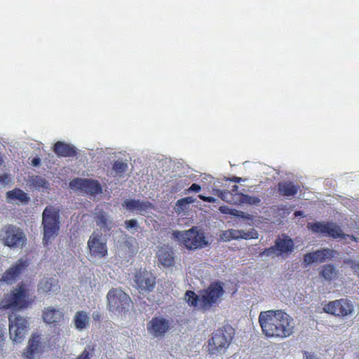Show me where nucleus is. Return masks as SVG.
<instances>
[{
  "label": "nucleus",
  "instance_id": "f257e3e1",
  "mask_svg": "<svg viewBox=\"0 0 359 359\" xmlns=\"http://www.w3.org/2000/svg\"><path fill=\"white\" fill-rule=\"evenodd\" d=\"M259 322L266 336L285 338L293 333V319L281 310L261 312Z\"/></svg>",
  "mask_w": 359,
  "mask_h": 359
},
{
  "label": "nucleus",
  "instance_id": "f03ea898",
  "mask_svg": "<svg viewBox=\"0 0 359 359\" xmlns=\"http://www.w3.org/2000/svg\"><path fill=\"white\" fill-rule=\"evenodd\" d=\"M32 302V298L29 290L22 285L6 294L0 306L5 309L18 311L27 308Z\"/></svg>",
  "mask_w": 359,
  "mask_h": 359
},
{
  "label": "nucleus",
  "instance_id": "7ed1b4c3",
  "mask_svg": "<svg viewBox=\"0 0 359 359\" xmlns=\"http://www.w3.org/2000/svg\"><path fill=\"white\" fill-rule=\"evenodd\" d=\"M172 236L189 250L203 248L209 244L203 231L197 226H194L187 231H175L172 233Z\"/></svg>",
  "mask_w": 359,
  "mask_h": 359
},
{
  "label": "nucleus",
  "instance_id": "20e7f679",
  "mask_svg": "<svg viewBox=\"0 0 359 359\" xmlns=\"http://www.w3.org/2000/svg\"><path fill=\"white\" fill-rule=\"evenodd\" d=\"M59 210L53 206H47L42 213V227L43 231V242L48 243L58 233L60 229Z\"/></svg>",
  "mask_w": 359,
  "mask_h": 359
},
{
  "label": "nucleus",
  "instance_id": "39448f33",
  "mask_svg": "<svg viewBox=\"0 0 359 359\" xmlns=\"http://www.w3.org/2000/svg\"><path fill=\"white\" fill-rule=\"evenodd\" d=\"M107 306L116 315H122L132 305L130 297L120 288L111 289L107 295Z\"/></svg>",
  "mask_w": 359,
  "mask_h": 359
},
{
  "label": "nucleus",
  "instance_id": "423d86ee",
  "mask_svg": "<svg viewBox=\"0 0 359 359\" xmlns=\"http://www.w3.org/2000/svg\"><path fill=\"white\" fill-rule=\"evenodd\" d=\"M307 228L313 233H320L324 236H329L334 239H346L347 238H350L352 241H357L356 238L353 236L344 233L341 227L333 222H309L307 224Z\"/></svg>",
  "mask_w": 359,
  "mask_h": 359
},
{
  "label": "nucleus",
  "instance_id": "0eeeda50",
  "mask_svg": "<svg viewBox=\"0 0 359 359\" xmlns=\"http://www.w3.org/2000/svg\"><path fill=\"white\" fill-rule=\"evenodd\" d=\"M233 329L224 327L213 333L209 340L208 349L211 354L224 353L232 340Z\"/></svg>",
  "mask_w": 359,
  "mask_h": 359
},
{
  "label": "nucleus",
  "instance_id": "6e6552de",
  "mask_svg": "<svg viewBox=\"0 0 359 359\" xmlns=\"http://www.w3.org/2000/svg\"><path fill=\"white\" fill-rule=\"evenodd\" d=\"M0 240L2 243L11 248H22L26 241L22 231L13 224L2 227L0 231Z\"/></svg>",
  "mask_w": 359,
  "mask_h": 359
},
{
  "label": "nucleus",
  "instance_id": "1a4fd4ad",
  "mask_svg": "<svg viewBox=\"0 0 359 359\" xmlns=\"http://www.w3.org/2000/svg\"><path fill=\"white\" fill-rule=\"evenodd\" d=\"M8 320L11 339L16 343L22 342L27 334L28 321L24 317L15 313L11 314Z\"/></svg>",
  "mask_w": 359,
  "mask_h": 359
},
{
  "label": "nucleus",
  "instance_id": "9d476101",
  "mask_svg": "<svg viewBox=\"0 0 359 359\" xmlns=\"http://www.w3.org/2000/svg\"><path fill=\"white\" fill-rule=\"evenodd\" d=\"M88 248L92 257L101 259L107 255L106 239L104 238L102 233L97 231H94L90 236Z\"/></svg>",
  "mask_w": 359,
  "mask_h": 359
},
{
  "label": "nucleus",
  "instance_id": "9b49d317",
  "mask_svg": "<svg viewBox=\"0 0 359 359\" xmlns=\"http://www.w3.org/2000/svg\"><path fill=\"white\" fill-rule=\"evenodd\" d=\"M323 311L335 316L345 317L351 315L354 311L352 302L346 299L330 302L323 307Z\"/></svg>",
  "mask_w": 359,
  "mask_h": 359
},
{
  "label": "nucleus",
  "instance_id": "f8f14e48",
  "mask_svg": "<svg viewBox=\"0 0 359 359\" xmlns=\"http://www.w3.org/2000/svg\"><path fill=\"white\" fill-rule=\"evenodd\" d=\"M121 205L126 210L147 217H150L154 210V206L152 203L148 201L140 199H126Z\"/></svg>",
  "mask_w": 359,
  "mask_h": 359
},
{
  "label": "nucleus",
  "instance_id": "ddd939ff",
  "mask_svg": "<svg viewBox=\"0 0 359 359\" xmlns=\"http://www.w3.org/2000/svg\"><path fill=\"white\" fill-rule=\"evenodd\" d=\"M201 302L203 309H210L214 304H216L219 299L224 294L222 286L218 283H213L203 291H201Z\"/></svg>",
  "mask_w": 359,
  "mask_h": 359
},
{
  "label": "nucleus",
  "instance_id": "4468645a",
  "mask_svg": "<svg viewBox=\"0 0 359 359\" xmlns=\"http://www.w3.org/2000/svg\"><path fill=\"white\" fill-rule=\"evenodd\" d=\"M136 287L142 292L153 291L156 285V278L146 269H140L133 278Z\"/></svg>",
  "mask_w": 359,
  "mask_h": 359
},
{
  "label": "nucleus",
  "instance_id": "2eb2a0df",
  "mask_svg": "<svg viewBox=\"0 0 359 359\" xmlns=\"http://www.w3.org/2000/svg\"><path fill=\"white\" fill-rule=\"evenodd\" d=\"M29 266L27 260L20 259L13 266L6 271L2 278L1 282H5L6 284H13L15 283L20 276L25 271Z\"/></svg>",
  "mask_w": 359,
  "mask_h": 359
},
{
  "label": "nucleus",
  "instance_id": "dca6fc26",
  "mask_svg": "<svg viewBox=\"0 0 359 359\" xmlns=\"http://www.w3.org/2000/svg\"><path fill=\"white\" fill-rule=\"evenodd\" d=\"M170 327V321L163 317H154L147 325L148 332L154 337L163 336Z\"/></svg>",
  "mask_w": 359,
  "mask_h": 359
},
{
  "label": "nucleus",
  "instance_id": "f3484780",
  "mask_svg": "<svg viewBox=\"0 0 359 359\" xmlns=\"http://www.w3.org/2000/svg\"><path fill=\"white\" fill-rule=\"evenodd\" d=\"M93 218L96 225L104 233L111 231L115 225V222L111 216L98 207L94 210Z\"/></svg>",
  "mask_w": 359,
  "mask_h": 359
},
{
  "label": "nucleus",
  "instance_id": "a211bd4d",
  "mask_svg": "<svg viewBox=\"0 0 359 359\" xmlns=\"http://www.w3.org/2000/svg\"><path fill=\"white\" fill-rule=\"evenodd\" d=\"M335 252L329 248L318 250L313 252L306 253L304 257V263L310 265L314 262H324L326 260L331 259L334 257Z\"/></svg>",
  "mask_w": 359,
  "mask_h": 359
},
{
  "label": "nucleus",
  "instance_id": "6ab92c4d",
  "mask_svg": "<svg viewBox=\"0 0 359 359\" xmlns=\"http://www.w3.org/2000/svg\"><path fill=\"white\" fill-rule=\"evenodd\" d=\"M6 198L8 203L17 205H27L30 201L28 194L19 188L7 191Z\"/></svg>",
  "mask_w": 359,
  "mask_h": 359
},
{
  "label": "nucleus",
  "instance_id": "aec40b11",
  "mask_svg": "<svg viewBox=\"0 0 359 359\" xmlns=\"http://www.w3.org/2000/svg\"><path fill=\"white\" fill-rule=\"evenodd\" d=\"M27 185L30 189L48 192L50 189V184L49 182L41 175H30L27 180Z\"/></svg>",
  "mask_w": 359,
  "mask_h": 359
},
{
  "label": "nucleus",
  "instance_id": "412c9836",
  "mask_svg": "<svg viewBox=\"0 0 359 359\" xmlns=\"http://www.w3.org/2000/svg\"><path fill=\"white\" fill-rule=\"evenodd\" d=\"M44 345L42 339L39 334H34L29 340L27 356L29 358H34L42 352Z\"/></svg>",
  "mask_w": 359,
  "mask_h": 359
},
{
  "label": "nucleus",
  "instance_id": "4be33fe9",
  "mask_svg": "<svg viewBox=\"0 0 359 359\" xmlns=\"http://www.w3.org/2000/svg\"><path fill=\"white\" fill-rule=\"evenodd\" d=\"M158 262L164 266H171L174 264V252L168 247L160 248L157 252Z\"/></svg>",
  "mask_w": 359,
  "mask_h": 359
},
{
  "label": "nucleus",
  "instance_id": "5701e85b",
  "mask_svg": "<svg viewBox=\"0 0 359 359\" xmlns=\"http://www.w3.org/2000/svg\"><path fill=\"white\" fill-rule=\"evenodd\" d=\"M60 288L58 280L52 277L43 278L39 285V290L43 293L56 292Z\"/></svg>",
  "mask_w": 359,
  "mask_h": 359
},
{
  "label": "nucleus",
  "instance_id": "b1692460",
  "mask_svg": "<svg viewBox=\"0 0 359 359\" xmlns=\"http://www.w3.org/2000/svg\"><path fill=\"white\" fill-rule=\"evenodd\" d=\"M90 318L86 311H77L74 317V323L76 329L79 331L86 330L90 326Z\"/></svg>",
  "mask_w": 359,
  "mask_h": 359
},
{
  "label": "nucleus",
  "instance_id": "393cba45",
  "mask_svg": "<svg viewBox=\"0 0 359 359\" xmlns=\"http://www.w3.org/2000/svg\"><path fill=\"white\" fill-rule=\"evenodd\" d=\"M63 315L61 311L52 307L44 310L43 318L46 323H59L62 320Z\"/></svg>",
  "mask_w": 359,
  "mask_h": 359
},
{
  "label": "nucleus",
  "instance_id": "a878e982",
  "mask_svg": "<svg viewBox=\"0 0 359 359\" xmlns=\"http://www.w3.org/2000/svg\"><path fill=\"white\" fill-rule=\"evenodd\" d=\"M275 246L279 255L291 252L294 249L293 241L288 238L277 239Z\"/></svg>",
  "mask_w": 359,
  "mask_h": 359
},
{
  "label": "nucleus",
  "instance_id": "bb28decb",
  "mask_svg": "<svg viewBox=\"0 0 359 359\" xmlns=\"http://www.w3.org/2000/svg\"><path fill=\"white\" fill-rule=\"evenodd\" d=\"M298 187L290 182H282L278 183L280 193L285 196H293L297 192Z\"/></svg>",
  "mask_w": 359,
  "mask_h": 359
},
{
  "label": "nucleus",
  "instance_id": "cd10ccee",
  "mask_svg": "<svg viewBox=\"0 0 359 359\" xmlns=\"http://www.w3.org/2000/svg\"><path fill=\"white\" fill-rule=\"evenodd\" d=\"M100 191L101 187L97 181L85 178V183L83 184L82 194L93 195L98 194Z\"/></svg>",
  "mask_w": 359,
  "mask_h": 359
},
{
  "label": "nucleus",
  "instance_id": "c85d7f7f",
  "mask_svg": "<svg viewBox=\"0 0 359 359\" xmlns=\"http://www.w3.org/2000/svg\"><path fill=\"white\" fill-rule=\"evenodd\" d=\"M54 151L58 156H70L75 153L73 147L62 142H57L54 147Z\"/></svg>",
  "mask_w": 359,
  "mask_h": 359
},
{
  "label": "nucleus",
  "instance_id": "c756f323",
  "mask_svg": "<svg viewBox=\"0 0 359 359\" xmlns=\"http://www.w3.org/2000/svg\"><path fill=\"white\" fill-rule=\"evenodd\" d=\"M184 300L190 305L198 309H203L202 305L199 303L201 302V293L197 295L192 291H187L184 294Z\"/></svg>",
  "mask_w": 359,
  "mask_h": 359
},
{
  "label": "nucleus",
  "instance_id": "7c9ffc66",
  "mask_svg": "<svg viewBox=\"0 0 359 359\" xmlns=\"http://www.w3.org/2000/svg\"><path fill=\"white\" fill-rule=\"evenodd\" d=\"M320 275L327 280H331L337 277V270L332 264H326L323 267Z\"/></svg>",
  "mask_w": 359,
  "mask_h": 359
},
{
  "label": "nucleus",
  "instance_id": "2f4dec72",
  "mask_svg": "<svg viewBox=\"0 0 359 359\" xmlns=\"http://www.w3.org/2000/svg\"><path fill=\"white\" fill-rule=\"evenodd\" d=\"M128 169L127 163L118 160L114 162L112 170L111 171V174L112 176L116 177L117 175L121 176V175L126 171Z\"/></svg>",
  "mask_w": 359,
  "mask_h": 359
},
{
  "label": "nucleus",
  "instance_id": "473e14b6",
  "mask_svg": "<svg viewBox=\"0 0 359 359\" xmlns=\"http://www.w3.org/2000/svg\"><path fill=\"white\" fill-rule=\"evenodd\" d=\"M237 194L239 196L240 203H246L252 205H259L260 204L261 200L259 197L251 196L243 193H239Z\"/></svg>",
  "mask_w": 359,
  "mask_h": 359
},
{
  "label": "nucleus",
  "instance_id": "72a5a7b5",
  "mask_svg": "<svg viewBox=\"0 0 359 359\" xmlns=\"http://www.w3.org/2000/svg\"><path fill=\"white\" fill-rule=\"evenodd\" d=\"M196 201V198L192 196L181 198L176 203L177 211H185L189 209V205Z\"/></svg>",
  "mask_w": 359,
  "mask_h": 359
},
{
  "label": "nucleus",
  "instance_id": "f704fd0d",
  "mask_svg": "<svg viewBox=\"0 0 359 359\" xmlns=\"http://www.w3.org/2000/svg\"><path fill=\"white\" fill-rule=\"evenodd\" d=\"M84 183L85 178H75L70 181L69 187L73 191L82 194Z\"/></svg>",
  "mask_w": 359,
  "mask_h": 359
},
{
  "label": "nucleus",
  "instance_id": "c9c22d12",
  "mask_svg": "<svg viewBox=\"0 0 359 359\" xmlns=\"http://www.w3.org/2000/svg\"><path fill=\"white\" fill-rule=\"evenodd\" d=\"M13 184V178L10 174H0V189L6 187Z\"/></svg>",
  "mask_w": 359,
  "mask_h": 359
},
{
  "label": "nucleus",
  "instance_id": "e433bc0d",
  "mask_svg": "<svg viewBox=\"0 0 359 359\" xmlns=\"http://www.w3.org/2000/svg\"><path fill=\"white\" fill-rule=\"evenodd\" d=\"M217 194L219 197H220L223 201H226L229 203H235L233 201L232 194L226 191H217Z\"/></svg>",
  "mask_w": 359,
  "mask_h": 359
},
{
  "label": "nucleus",
  "instance_id": "4c0bfd02",
  "mask_svg": "<svg viewBox=\"0 0 359 359\" xmlns=\"http://www.w3.org/2000/svg\"><path fill=\"white\" fill-rule=\"evenodd\" d=\"M94 348L87 346L81 355L76 359H90L93 355Z\"/></svg>",
  "mask_w": 359,
  "mask_h": 359
},
{
  "label": "nucleus",
  "instance_id": "58836bf2",
  "mask_svg": "<svg viewBox=\"0 0 359 359\" xmlns=\"http://www.w3.org/2000/svg\"><path fill=\"white\" fill-rule=\"evenodd\" d=\"M257 238V233L254 230L244 231L241 230V238L250 239Z\"/></svg>",
  "mask_w": 359,
  "mask_h": 359
},
{
  "label": "nucleus",
  "instance_id": "ea45409f",
  "mask_svg": "<svg viewBox=\"0 0 359 359\" xmlns=\"http://www.w3.org/2000/svg\"><path fill=\"white\" fill-rule=\"evenodd\" d=\"M124 224H125V227L127 229H137L139 227L138 222H137V219H135L126 220Z\"/></svg>",
  "mask_w": 359,
  "mask_h": 359
},
{
  "label": "nucleus",
  "instance_id": "a19ab883",
  "mask_svg": "<svg viewBox=\"0 0 359 359\" xmlns=\"http://www.w3.org/2000/svg\"><path fill=\"white\" fill-rule=\"evenodd\" d=\"M345 262L359 276V262L348 259Z\"/></svg>",
  "mask_w": 359,
  "mask_h": 359
},
{
  "label": "nucleus",
  "instance_id": "79ce46f5",
  "mask_svg": "<svg viewBox=\"0 0 359 359\" xmlns=\"http://www.w3.org/2000/svg\"><path fill=\"white\" fill-rule=\"evenodd\" d=\"M262 255L264 256H273V255H279L278 252L276 249V246H272L262 252Z\"/></svg>",
  "mask_w": 359,
  "mask_h": 359
},
{
  "label": "nucleus",
  "instance_id": "37998d69",
  "mask_svg": "<svg viewBox=\"0 0 359 359\" xmlns=\"http://www.w3.org/2000/svg\"><path fill=\"white\" fill-rule=\"evenodd\" d=\"M5 327L4 325H0V351L2 350L3 346L4 344V333H5Z\"/></svg>",
  "mask_w": 359,
  "mask_h": 359
},
{
  "label": "nucleus",
  "instance_id": "c03bdc74",
  "mask_svg": "<svg viewBox=\"0 0 359 359\" xmlns=\"http://www.w3.org/2000/svg\"><path fill=\"white\" fill-rule=\"evenodd\" d=\"M237 217L242 218L245 220H251L252 219V216L248 213H246L243 211H240L239 214L237 215Z\"/></svg>",
  "mask_w": 359,
  "mask_h": 359
},
{
  "label": "nucleus",
  "instance_id": "a18cd8bd",
  "mask_svg": "<svg viewBox=\"0 0 359 359\" xmlns=\"http://www.w3.org/2000/svg\"><path fill=\"white\" fill-rule=\"evenodd\" d=\"M220 236H221V239L224 241H229L231 240V233H230L229 230L223 231Z\"/></svg>",
  "mask_w": 359,
  "mask_h": 359
},
{
  "label": "nucleus",
  "instance_id": "49530a36",
  "mask_svg": "<svg viewBox=\"0 0 359 359\" xmlns=\"http://www.w3.org/2000/svg\"><path fill=\"white\" fill-rule=\"evenodd\" d=\"M231 239L241 238V230L229 229Z\"/></svg>",
  "mask_w": 359,
  "mask_h": 359
},
{
  "label": "nucleus",
  "instance_id": "de8ad7c7",
  "mask_svg": "<svg viewBox=\"0 0 359 359\" xmlns=\"http://www.w3.org/2000/svg\"><path fill=\"white\" fill-rule=\"evenodd\" d=\"M201 190V187L197 184H193L188 189H186V192H198Z\"/></svg>",
  "mask_w": 359,
  "mask_h": 359
},
{
  "label": "nucleus",
  "instance_id": "09e8293b",
  "mask_svg": "<svg viewBox=\"0 0 359 359\" xmlns=\"http://www.w3.org/2000/svg\"><path fill=\"white\" fill-rule=\"evenodd\" d=\"M303 359H320L316 355L310 352H304Z\"/></svg>",
  "mask_w": 359,
  "mask_h": 359
},
{
  "label": "nucleus",
  "instance_id": "8fccbe9b",
  "mask_svg": "<svg viewBox=\"0 0 359 359\" xmlns=\"http://www.w3.org/2000/svg\"><path fill=\"white\" fill-rule=\"evenodd\" d=\"M198 197L202 199L204 201L209 202V203H215L217 201V198H215L213 197L210 196H204L203 195H198Z\"/></svg>",
  "mask_w": 359,
  "mask_h": 359
},
{
  "label": "nucleus",
  "instance_id": "3c124183",
  "mask_svg": "<svg viewBox=\"0 0 359 359\" xmlns=\"http://www.w3.org/2000/svg\"><path fill=\"white\" fill-rule=\"evenodd\" d=\"M232 208H229L228 206H221L219 208V210L221 212L224 214H229L231 213V210Z\"/></svg>",
  "mask_w": 359,
  "mask_h": 359
},
{
  "label": "nucleus",
  "instance_id": "603ef678",
  "mask_svg": "<svg viewBox=\"0 0 359 359\" xmlns=\"http://www.w3.org/2000/svg\"><path fill=\"white\" fill-rule=\"evenodd\" d=\"M41 163V159L40 158H34L32 160V165L34 166V167H37L40 165Z\"/></svg>",
  "mask_w": 359,
  "mask_h": 359
},
{
  "label": "nucleus",
  "instance_id": "864d4df0",
  "mask_svg": "<svg viewBox=\"0 0 359 359\" xmlns=\"http://www.w3.org/2000/svg\"><path fill=\"white\" fill-rule=\"evenodd\" d=\"M239 212H240V210H236V209H231L230 215H233V216H235V217H237V215L239 214Z\"/></svg>",
  "mask_w": 359,
  "mask_h": 359
},
{
  "label": "nucleus",
  "instance_id": "5fc2aeb1",
  "mask_svg": "<svg viewBox=\"0 0 359 359\" xmlns=\"http://www.w3.org/2000/svg\"><path fill=\"white\" fill-rule=\"evenodd\" d=\"M238 189V186H237V185H233V186L232 187L231 192H232V193H236V195H238V194H238V193H237Z\"/></svg>",
  "mask_w": 359,
  "mask_h": 359
},
{
  "label": "nucleus",
  "instance_id": "6e6d98bb",
  "mask_svg": "<svg viewBox=\"0 0 359 359\" xmlns=\"http://www.w3.org/2000/svg\"><path fill=\"white\" fill-rule=\"evenodd\" d=\"M232 181L234 182H240L241 181H243V179L241 177H234L233 179H232Z\"/></svg>",
  "mask_w": 359,
  "mask_h": 359
},
{
  "label": "nucleus",
  "instance_id": "4d7b16f0",
  "mask_svg": "<svg viewBox=\"0 0 359 359\" xmlns=\"http://www.w3.org/2000/svg\"><path fill=\"white\" fill-rule=\"evenodd\" d=\"M294 215H295L296 217H299V216H300V217H304V212H303L302 211H296V212H294Z\"/></svg>",
  "mask_w": 359,
  "mask_h": 359
},
{
  "label": "nucleus",
  "instance_id": "13d9d810",
  "mask_svg": "<svg viewBox=\"0 0 359 359\" xmlns=\"http://www.w3.org/2000/svg\"><path fill=\"white\" fill-rule=\"evenodd\" d=\"M93 318L95 319V320H97L99 318V315L97 314V313H93Z\"/></svg>",
  "mask_w": 359,
  "mask_h": 359
},
{
  "label": "nucleus",
  "instance_id": "bf43d9fd",
  "mask_svg": "<svg viewBox=\"0 0 359 359\" xmlns=\"http://www.w3.org/2000/svg\"><path fill=\"white\" fill-rule=\"evenodd\" d=\"M128 242H130V243H133L135 242V239L134 238L131 237L129 238Z\"/></svg>",
  "mask_w": 359,
  "mask_h": 359
},
{
  "label": "nucleus",
  "instance_id": "052dcab7",
  "mask_svg": "<svg viewBox=\"0 0 359 359\" xmlns=\"http://www.w3.org/2000/svg\"><path fill=\"white\" fill-rule=\"evenodd\" d=\"M3 163H4V161L2 159V157L0 156V165H1Z\"/></svg>",
  "mask_w": 359,
  "mask_h": 359
}]
</instances>
